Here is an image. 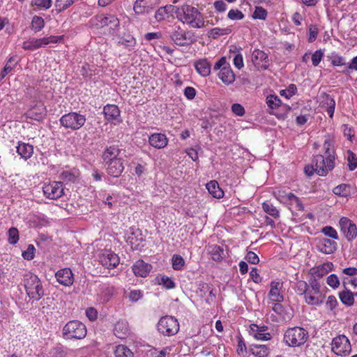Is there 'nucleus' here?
Masks as SVG:
<instances>
[{"label":"nucleus","mask_w":357,"mask_h":357,"mask_svg":"<svg viewBox=\"0 0 357 357\" xmlns=\"http://www.w3.org/2000/svg\"><path fill=\"white\" fill-rule=\"evenodd\" d=\"M160 3V0H136L133 9L137 15L149 14Z\"/></svg>","instance_id":"obj_11"},{"label":"nucleus","mask_w":357,"mask_h":357,"mask_svg":"<svg viewBox=\"0 0 357 357\" xmlns=\"http://www.w3.org/2000/svg\"><path fill=\"white\" fill-rule=\"evenodd\" d=\"M63 36H50L41 38H32L24 41L22 47L24 50L34 51L51 43H60L61 40H63Z\"/></svg>","instance_id":"obj_4"},{"label":"nucleus","mask_w":357,"mask_h":357,"mask_svg":"<svg viewBox=\"0 0 357 357\" xmlns=\"http://www.w3.org/2000/svg\"><path fill=\"white\" fill-rule=\"evenodd\" d=\"M16 149L17 154L24 160L31 158L33 153V146L29 143L18 142Z\"/></svg>","instance_id":"obj_26"},{"label":"nucleus","mask_w":357,"mask_h":357,"mask_svg":"<svg viewBox=\"0 0 357 357\" xmlns=\"http://www.w3.org/2000/svg\"><path fill=\"white\" fill-rule=\"evenodd\" d=\"M249 352L256 357H266L270 349L265 344H251L249 347Z\"/></svg>","instance_id":"obj_33"},{"label":"nucleus","mask_w":357,"mask_h":357,"mask_svg":"<svg viewBox=\"0 0 357 357\" xmlns=\"http://www.w3.org/2000/svg\"><path fill=\"white\" fill-rule=\"evenodd\" d=\"M177 17L183 23H186L193 28H201L204 21L201 13L195 7L183 5L177 10Z\"/></svg>","instance_id":"obj_1"},{"label":"nucleus","mask_w":357,"mask_h":357,"mask_svg":"<svg viewBox=\"0 0 357 357\" xmlns=\"http://www.w3.org/2000/svg\"><path fill=\"white\" fill-rule=\"evenodd\" d=\"M84 115L76 112L68 113V128L73 130L79 129L85 123Z\"/></svg>","instance_id":"obj_27"},{"label":"nucleus","mask_w":357,"mask_h":357,"mask_svg":"<svg viewBox=\"0 0 357 357\" xmlns=\"http://www.w3.org/2000/svg\"><path fill=\"white\" fill-rule=\"evenodd\" d=\"M195 67L197 73L203 77H207L211 73V66L209 61L206 59L196 61Z\"/></svg>","instance_id":"obj_31"},{"label":"nucleus","mask_w":357,"mask_h":357,"mask_svg":"<svg viewBox=\"0 0 357 357\" xmlns=\"http://www.w3.org/2000/svg\"><path fill=\"white\" fill-rule=\"evenodd\" d=\"M231 32V29L229 27L227 28H219L215 27L210 30L208 34L209 37L216 38L218 36L228 35Z\"/></svg>","instance_id":"obj_44"},{"label":"nucleus","mask_w":357,"mask_h":357,"mask_svg":"<svg viewBox=\"0 0 357 357\" xmlns=\"http://www.w3.org/2000/svg\"><path fill=\"white\" fill-rule=\"evenodd\" d=\"M114 293V287L109 284H102L98 294L101 303H107Z\"/></svg>","instance_id":"obj_35"},{"label":"nucleus","mask_w":357,"mask_h":357,"mask_svg":"<svg viewBox=\"0 0 357 357\" xmlns=\"http://www.w3.org/2000/svg\"><path fill=\"white\" fill-rule=\"evenodd\" d=\"M244 17V14L238 9H231L227 14V17L231 20H243Z\"/></svg>","instance_id":"obj_57"},{"label":"nucleus","mask_w":357,"mask_h":357,"mask_svg":"<svg viewBox=\"0 0 357 357\" xmlns=\"http://www.w3.org/2000/svg\"><path fill=\"white\" fill-rule=\"evenodd\" d=\"M327 284L333 289H337L340 285V280L335 274H331L326 279Z\"/></svg>","instance_id":"obj_59"},{"label":"nucleus","mask_w":357,"mask_h":357,"mask_svg":"<svg viewBox=\"0 0 357 357\" xmlns=\"http://www.w3.org/2000/svg\"><path fill=\"white\" fill-rule=\"evenodd\" d=\"M309 338L308 331L303 327L288 328L284 333L283 341L286 345L299 347L303 345Z\"/></svg>","instance_id":"obj_2"},{"label":"nucleus","mask_w":357,"mask_h":357,"mask_svg":"<svg viewBox=\"0 0 357 357\" xmlns=\"http://www.w3.org/2000/svg\"><path fill=\"white\" fill-rule=\"evenodd\" d=\"M107 165V173L113 177H119L124 169V165L122 158L105 163Z\"/></svg>","instance_id":"obj_21"},{"label":"nucleus","mask_w":357,"mask_h":357,"mask_svg":"<svg viewBox=\"0 0 357 357\" xmlns=\"http://www.w3.org/2000/svg\"><path fill=\"white\" fill-rule=\"evenodd\" d=\"M114 354L116 357H134L131 350L123 344L118 345L116 347Z\"/></svg>","instance_id":"obj_42"},{"label":"nucleus","mask_w":357,"mask_h":357,"mask_svg":"<svg viewBox=\"0 0 357 357\" xmlns=\"http://www.w3.org/2000/svg\"><path fill=\"white\" fill-rule=\"evenodd\" d=\"M245 259L252 264H257L259 261V259L257 255L252 251H249L247 253Z\"/></svg>","instance_id":"obj_64"},{"label":"nucleus","mask_w":357,"mask_h":357,"mask_svg":"<svg viewBox=\"0 0 357 357\" xmlns=\"http://www.w3.org/2000/svg\"><path fill=\"white\" fill-rule=\"evenodd\" d=\"M63 184L61 182L52 181L45 183L43 191L45 196L49 199H57L63 194Z\"/></svg>","instance_id":"obj_10"},{"label":"nucleus","mask_w":357,"mask_h":357,"mask_svg":"<svg viewBox=\"0 0 357 357\" xmlns=\"http://www.w3.org/2000/svg\"><path fill=\"white\" fill-rule=\"evenodd\" d=\"M310 289V284H308L305 281L300 280L296 282V291L299 295H304L307 294V291H308Z\"/></svg>","instance_id":"obj_53"},{"label":"nucleus","mask_w":357,"mask_h":357,"mask_svg":"<svg viewBox=\"0 0 357 357\" xmlns=\"http://www.w3.org/2000/svg\"><path fill=\"white\" fill-rule=\"evenodd\" d=\"M169 37L173 43L178 46L188 45L193 42L190 33L180 26H174L169 33Z\"/></svg>","instance_id":"obj_9"},{"label":"nucleus","mask_w":357,"mask_h":357,"mask_svg":"<svg viewBox=\"0 0 357 357\" xmlns=\"http://www.w3.org/2000/svg\"><path fill=\"white\" fill-rule=\"evenodd\" d=\"M208 252L213 261H220L225 257L224 250L222 247L213 245L208 247Z\"/></svg>","instance_id":"obj_38"},{"label":"nucleus","mask_w":357,"mask_h":357,"mask_svg":"<svg viewBox=\"0 0 357 357\" xmlns=\"http://www.w3.org/2000/svg\"><path fill=\"white\" fill-rule=\"evenodd\" d=\"M96 20L97 22L96 25L101 27L108 26L109 24L116 25L118 24V18L112 15H99L96 16Z\"/></svg>","instance_id":"obj_34"},{"label":"nucleus","mask_w":357,"mask_h":357,"mask_svg":"<svg viewBox=\"0 0 357 357\" xmlns=\"http://www.w3.org/2000/svg\"><path fill=\"white\" fill-rule=\"evenodd\" d=\"M67 268H62L59 270L55 273L56 281L64 286H67Z\"/></svg>","instance_id":"obj_52"},{"label":"nucleus","mask_w":357,"mask_h":357,"mask_svg":"<svg viewBox=\"0 0 357 357\" xmlns=\"http://www.w3.org/2000/svg\"><path fill=\"white\" fill-rule=\"evenodd\" d=\"M251 61L258 70H266L268 68L269 60L268 54L262 50H254L252 53Z\"/></svg>","instance_id":"obj_13"},{"label":"nucleus","mask_w":357,"mask_h":357,"mask_svg":"<svg viewBox=\"0 0 357 357\" xmlns=\"http://www.w3.org/2000/svg\"><path fill=\"white\" fill-rule=\"evenodd\" d=\"M262 208L269 215L278 218L280 217L279 211L270 202H265L262 204Z\"/></svg>","instance_id":"obj_41"},{"label":"nucleus","mask_w":357,"mask_h":357,"mask_svg":"<svg viewBox=\"0 0 357 357\" xmlns=\"http://www.w3.org/2000/svg\"><path fill=\"white\" fill-rule=\"evenodd\" d=\"M250 333L258 340H268L271 337V334L267 332V328L265 326L259 327L257 325H252L250 327Z\"/></svg>","instance_id":"obj_30"},{"label":"nucleus","mask_w":357,"mask_h":357,"mask_svg":"<svg viewBox=\"0 0 357 357\" xmlns=\"http://www.w3.org/2000/svg\"><path fill=\"white\" fill-rule=\"evenodd\" d=\"M335 155L330 154L326 158L322 155H317L313 158L315 166V173L324 176L335 167Z\"/></svg>","instance_id":"obj_6"},{"label":"nucleus","mask_w":357,"mask_h":357,"mask_svg":"<svg viewBox=\"0 0 357 357\" xmlns=\"http://www.w3.org/2000/svg\"><path fill=\"white\" fill-rule=\"evenodd\" d=\"M172 264L174 270H181L185 266V260L178 255H174L172 257Z\"/></svg>","instance_id":"obj_46"},{"label":"nucleus","mask_w":357,"mask_h":357,"mask_svg":"<svg viewBox=\"0 0 357 357\" xmlns=\"http://www.w3.org/2000/svg\"><path fill=\"white\" fill-rule=\"evenodd\" d=\"M208 192L215 198L220 199L224 196L223 190L220 188L216 181H211L206 185Z\"/></svg>","instance_id":"obj_36"},{"label":"nucleus","mask_w":357,"mask_h":357,"mask_svg":"<svg viewBox=\"0 0 357 357\" xmlns=\"http://www.w3.org/2000/svg\"><path fill=\"white\" fill-rule=\"evenodd\" d=\"M324 55V52L322 50L320 49L315 51L311 56L312 65L314 66H317L322 60Z\"/></svg>","instance_id":"obj_56"},{"label":"nucleus","mask_w":357,"mask_h":357,"mask_svg":"<svg viewBox=\"0 0 357 357\" xmlns=\"http://www.w3.org/2000/svg\"><path fill=\"white\" fill-rule=\"evenodd\" d=\"M281 103V100L277 96L269 95L266 98V104L270 109H278Z\"/></svg>","instance_id":"obj_45"},{"label":"nucleus","mask_w":357,"mask_h":357,"mask_svg":"<svg viewBox=\"0 0 357 357\" xmlns=\"http://www.w3.org/2000/svg\"><path fill=\"white\" fill-rule=\"evenodd\" d=\"M283 283L280 280L272 281L270 285V291L268 292L269 299L274 303H281L284 300L282 293Z\"/></svg>","instance_id":"obj_18"},{"label":"nucleus","mask_w":357,"mask_h":357,"mask_svg":"<svg viewBox=\"0 0 357 357\" xmlns=\"http://www.w3.org/2000/svg\"><path fill=\"white\" fill-rule=\"evenodd\" d=\"M267 10L261 6H256L252 15V17L255 20H265L267 17Z\"/></svg>","instance_id":"obj_47"},{"label":"nucleus","mask_w":357,"mask_h":357,"mask_svg":"<svg viewBox=\"0 0 357 357\" xmlns=\"http://www.w3.org/2000/svg\"><path fill=\"white\" fill-rule=\"evenodd\" d=\"M173 10L174 6L172 5L162 6L155 11L154 17L157 22H162L169 18Z\"/></svg>","instance_id":"obj_32"},{"label":"nucleus","mask_w":357,"mask_h":357,"mask_svg":"<svg viewBox=\"0 0 357 357\" xmlns=\"http://www.w3.org/2000/svg\"><path fill=\"white\" fill-rule=\"evenodd\" d=\"M166 289H171L175 287L174 282L167 276H162L160 282Z\"/></svg>","instance_id":"obj_62"},{"label":"nucleus","mask_w":357,"mask_h":357,"mask_svg":"<svg viewBox=\"0 0 357 357\" xmlns=\"http://www.w3.org/2000/svg\"><path fill=\"white\" fill-rule=\"evenodd\" d=\"M219 79L226 85H229L234 82L236 76L231 68V66H227L220 69L218 73Z\"/></svg>","instance_id":"obj_29"},{"label":"nucleus","mask_w":357,"mask_h":357,"mask_svg":"<svg viewBox=\"0 0 357 357\" xmlns=\"http://www.w3.org/2000/svg\"><path fill=\"white\" fill-rule=\"evenodd\" d=\"M99 261L103 266L112 268L119 264V257L111 250H105L99 255Z\"/></svg>","instance_id":"obj_15"},{"label":"nucleus","mask_w":357,"mask_h":357,"mask_svg":"<svg viewBox=\"0 0 357 357\" xmlns=\"http://www.w3.org/2000/svg\"><path fill=\"white\" fill-rule=\"evenodd\" d=\"M337 243L328 238L319 239L317 243V249L320 252L326 255H330L335 252L336 250Z\"/></svg>","instance_id":"obj_19"},{"label":"nucleus","mask_w":357,"mask_h":357,"mask_svg":"<svg viewBox=\"0 0 357 357\" xmlns=\"http://www.w3.org/2000/svg\"><path fill=\"white\" fill-rule=\"evenodd\" d=\"M324 149L326 157L330 154L335 155V150L333 147V141L330 137H327L324 143Z\"/></svg>","instance_id":"obj_51"},{"label":"nucleus","mask_w":357,"mask_h":357,"mask_svg":"<svg viewBox=\"0 0 357 357\" xmlns=\"http://www.w3.org/2000/svg\"><path fill=\"white\" fill-rule=\"evenodd\" d=\"M115 36L118 38V43L130 51L132 50L137 44L135 38L129 33H123L122 35L119 33Z\"/></svg>","instance_id":"obj_28"},{"label":"nucleus","mask_w":357,"mask_h":357,"mask_svg":"<svg viewBox=\"0 0 357 357\" xmlns=\"http://www.w3.org/2000/svg\"><path fill=\"white\" fill-rule=\"evenodd\" d=\"M151 270V265L145 263L142 260L137 261L132 266V271L136 276L145 278Z\"/></svg>","instance_id":"obj_24"},{"label":"nucleus","mask_w":357,"mask_h":357,"mask_svg":"<svg viewBox=\"0 0 357 357\" xmlns=\"http://www.w3.org/2000/svg\"><path fill=\"white\" fill-rule=\"evenodd\" d=\"M178 330L179 325L178 321L173 317H163L158 323V331L164 335H174L178 333Z\"/></svg>","instance_id":"obj_7"},{"label":"nucleus","mask_w":357,"mask_h":357,"mask_svg":"<svg viewBox=\"0 0 357 357\" xmlns=\"http://www.w3.org/2000/svg\"><path fill=\"white\" fill-rule=\"evenodd\" d=\"M318 35V29L315 25H310L309 26V38L308 41L310 43L314 42Z\"/></svg>","instance_id":"obj_63"},{"label":"nucleus","mask_w":357,"mask_h":357,"mask_svg":"<svg viewBox=\"0 0 357 357\" xmlns=\"http://www.w3.org/2000/svg\"><path fill=\"white\" fill-rule=\"evenodd\" d=\"M86 335V328L79 321H68V339H82Z\"/></svg>","instance_id":"obj_12"},{"label":"nucleus","mask_w":357,"mask_h":357,"mask_svg":"<svg viewBox=\"0 0 357 357\" xmlns=\"http://www.w3.org/2000/svg\"><path fill=\"white\" fill-rule=\"evenodd\" d=\"M347 160L349 170H354L357 167V158L351 151L348 152Z\"/></svg>","instance_id":"obj_58"},{"label":"nucleus","mask_w":357,"mask_h":357,"mask_svg":"<svg viewBox=\"0 0 357 357\" xmlns=\"http://www.w3.org/2000/svg\"><path fill=\"white\" fill-rule=\"evenodd\" d=\"M297 92V87L295 84H291L287 89L280 91V96L287 99H290Z\"/></svg>","instance_id":"obj_48"},{"label":"nucleus","mask_w":357,"mask_h":357,"mask_svg":"<svg viewBox=\"0 0 357 357\" xmlns=\"http://www.w3.org/2000/svg\"><path fill=\"white\" fill-rule=\"evenodd\" d=\"M32 4L38 7L47 10L52 6V0H33Z\"/></svg>","instance_id":"obj_61"},{"label":"nucleus","mask_w":357,"mask_h":357,"mask_svg":"<svg viewBox=\"0 0 357 357\" xmlns=\"http://www.w3.org/2000/svg\"><path fill=\"white\" fill-rule=\"evenodd\" d=\"M45 112L46 109L45 106L43 105V104L40 103L29 109L26 112V116L27 118H29L31 119L40 121L45 116Z\"/></svg>","instance_id":"obj_25"},{"label":"nucleus","mask_w":357,"mask_h":357,"mask_svg":"<svg viewBox=\"0 0 357 357\" xmlns=\"http://www.w3.org/2000/svg\"><path fill=\"white\" fill-rule=\"evenodd\" d=\"M149 144L158 149L165 148L168 144V139L165 134L153 133L149 137Z\"/></svg>","instance_id":"obj_22"},{"label":"nucleus","mask_w":357,"mask_h":357,"mask_svg":"<svg viewBox=\"0 0 357 357\" xmlns=\"http://www.w3.org/2000/svg\"><path fill=\"white\" fill-rule=\"evenodd\" d=\"M340 298L344 304L348 306L352 305L354 302V294L349 290H345L340 292Z\"/></svg>","instance_id":"obj_43"},{"label":"nucleus","mask_w":357,"mask_h":357,"mask_svg":"<svg viewBox=\"0 0 357 357\" xmlns=\"http://www.w3.org/2000/svg\"><path fill=\"white\" fill-rule=\"evenodd\" d=\"M45 26V21L43 17L34 15L31 22V29L35 32L40 31Z\"/></svg>","instance_id":"obj_40"},{"label":"nucleus","mask_w":357,"mask_h":357,"mask_svg":"<svg viewBox=\"0 0 357 357\" xmlns=\"http://www.w3.org/2000/svg\"><path fill=\"white\" fill-rule=\"evenodd\" d=\"M129 328L128 323L126 321H119L114 326V332L116 337L119 338H125L126 335L128 333Z\"/></svg>","instance_id":"obj_37"},{"label":"nucleus","mask_w":357,"mask_h":357,"mask_svg":"<svg viewBox=\"0 0 357 357\" xmlns=\"http://www.w3.org/2000/svg\"><path fill=\"white\" fill-rule=\"evenodd\" d=\"M122 150L117 146L112 145L107 147L102 153V160L105 163L117 160L121 158Z\"/></svg>","instance_id":"obj_20"},{"label":"nucleus","mask_w":357,"mask_h":357,"mask_svg":"<svg viewBox=\"0 0 357 357\" xmlns=\"http://www.w3.org/2000/svg\"><path fill=\"white\" fill-rule=\"evenodd\" d=\"M8 241L11 245H15L19 241V231L15 227H11L8 231Z\"/></svg>","instance_id":"obj_49"},{"label":"nucleus","mask_w":357,"mask_h":357,"mask_svg":"<svg viewBox=\"0 0 357 357\" xmlns=\"http://www.w3.org/2000/svg\"><path fill=\"white\" fill-rule=\"evenodd\" d=\"M277 199L289 206V209L295 208L298 211H303L304 206L298 197L293 193H288L285 195L279 194L277 196Z\"/></svg>","instance_id":"obj_14"},{"label":"nucleus","mask_w":357,"mask_h":357,"mask_svg":"<svg viewBox=\"0 0 357 357\" xmlns=\"http://www.w3.org/2000/svg\"><path fill=\"white\" fill-rule=\"evenodd\" d=\"M13 57H10L8 61V63L5 65L3 69L1 72L0 76L1 78H4L6 75H8L10 72L13 70V69L17 65V62H15L13 63Z\"/></svg>","instance_id":"obj_55"},{"label":"nucleus","mask_w":357,"mask_h":357,"mask_svg":"<svg viewBox=\"0 0 357 357\" xmlns=\"http://www.w3.org/2000/svg\"><path fill=\"white\" fill-rule=\"evenodd\" d=\"M103 114L105 119L114 125L122 122L120 109L115 105L107 104L105 105L103 107Z\"/></svg>","instance_id":"obj_16"},{"label":"nucleus","mask_w":357,"mask_h":357,"mask_svg":"<svg viewBox=\"0 0 357 357\" xmlns=\"http://www.w3.org/2000/svg\"><path fill=\"white\" fill-rule=\"evenodd\" d=\"M331 349L338 356H347L351 351V345L347 336L340 335L333 339Z\"/></svg>","instance_id":"obj_8"},{"label":"nucleus","mask_w":357,"mask_h":357,"mask_svg":"<svg viewBox=\"0 0 357 357\" xmlns=\"http://www.w3.org/2000/svg\"><path fill=\"white\" fill-rule=\"evenodd\" d=\"M333 268L332 262H326L317 266L310 270L312 275L315 278H321Z\"/></svg>","instance_id":"obj_23"},{"label":"nucleus","mask_w":357,"mask_h":357,"mask_svg":"<svg viewBox=\"0 0 357 357\" xmlns=\"http://www.w3.org/2000/svg\"><path fill=\"white\" fill-rule=\"evenodd\" d=\"M339 224L341 231L349 241L353 240L356 237L357 227L349 219L343 217L340 220Z\"/></svg>","instance_id":"obj_17"},{"label":"nucleus","mask_w":357,"mask_h":357,"mask_svg":"<svg viewBox=\"0 0 357 357\" xmlns=\"http://www.w3.org/2000/svg\"><path fill=\"white\" fill-rule=\"evenodd\" d=\"M325 295L321 291V285L316 280H312L310 282V289L304 296L305 303L310 305H320L325 300Z\"/></svg>","instance_id":"obj_5"},{"label":"nucleus","mask_w":357,"mask_h":357,"mask_svg":"<svg viewBox=\"0 0 357 357\" xmlns=\"http://www.w3.org/2000/svg\"><path fill=\"white\" fill-rule=\"evenodd\" d=\"M127 296L130 301L132 303H136L143 298L144 292L139 289H132L128 292Z\"/></svg>","instance_id":"obj_50"},{"label":"nucleus","mask_w":357,"mask_h":357,"mask_svg":"<svg viewBox=\"0 0 357 357\" xmlns=\"http://www.w3.org/2000/svg\"><path fill=\"white\" fill-rule=\"evenodd\" d=\"M24 287L28 296L33 301H39L44 294L40 279L31 273L24 275Z\"/></svg>","instance_id":"obj_3"},{"label":"nucleus","mask_w":357,"mask_h":357,"mask_svg":"<svg viewBox=\"0 0 357 357\" xmlns=\"http://www.w3.org/2000/svg\"><path fill=\"white\" fill-rule=\"evenodd\" d=\"M333 192L335 195L346 197L351 195V187L348 184H340L334 188Z\"/></svg>","instance_id":"obj_39"},{"label":"nucleus","mask_w":357,"mask_h":357,"mask_svg":"<svg viewBox=\"0 0 357 357\" xmlns=\"http://www.w3.org/2000/svg\"><path fill=\"white\" fill-rule=\"evenodd\" d=\"M321 231L326 236L331 237L333 239L338 238V235L336 230L332 227L326 226L322 229Z\"/></svg>","instance_id":"obj_60"},{"label":"nucleus","mask_w":357,"mask_h":357,"mask_svg":"<svg viewBox=\"0 0 357 357\" xmlns=\"http://www.w3.org/2000/svg\"><path fill=\"white\" fill-rule=\"evenodd\" d=\"M36 249L33 245L29 244L26 249L22 252V257L28 261L32 260L35 257Z\"/></svg>","instance_id":"obj_54"}]
</instances>
